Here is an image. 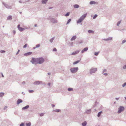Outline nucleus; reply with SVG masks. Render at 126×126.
Masks as SVG:
<instances>
[{
    "mask_svg": "<svg viewBox=\"0 0 126 126\" xmlns=\"http://www.w3.org/2000/svg\"><path fill=\"white\" fill-rule=\"evenodd\" d=\"M87 14H85L82 15L79 18L77 22V23H81L82 21L87 16Z\"/></svg>",
    "mask_w": 126,
    "mask_h": 126,
    "instance_id": "1",
    "label": "nucleus"
},
{
    "mask_svg": "<svg viewBox=\"0 0 126 126\" xmlns=\"http://www.w3.org/2000/svg\"><path fill=\"white\" fill-rule=\"evenodd\" d=\"M37 63L41 64L43 63L45 61L43 57L37 58Z\"/></svg>",
    "mask_w": 126,
    "mask_h": 126,
    "instance_id": "2",
    "label": "nucleus"
},
{
    "mask_svg": "<svg viewBox=\"0 0 126 126\" xmlns=\"http://www.w3.org/2000/svg\"><path fill=\"white\" fill-rule=\"evenodd\" d=\"M78 70V68L77 67H73L70 69L71 72L73 73H76Z\"/></svg>",
    "mask_w": 126,
    "mask_h": 126,
    "instance_id": "3",
    "label": "nucleus"
},
{
    "mask_svg": "<svg viewBox=\"0 0 126 126\" xmlns=\"http://www.w3.org/2000/svg\"><path fill=\"white\" fill-rule=\"evenodd\" d=\"M118 110V113H120L124 110L125 108L123 106H120Z\"/></svg>",
    "mask_w": 126,
    "mask_h": 126,
    "instance_id": "4",
    "label": "nucleus"
},
{
    "mask_svg": "<svg viewBox=\"0 0 126 126\" xmlns=\"http://www.w3.org/2000/svg\"><path fill=\"white\" fill-rule=\"evenodd\" d=\"M20 25H17V28L18 30L20 31H23L25 29H28V28H27L26 27L24 28L20 27Z\"/></svg>",
    "mask_w": 126,
    "mask_h": 126,
    "instance_id": "5",
    "label": "nucleus"
},
{
    "mask_svg": "<svg viewBox=\"0 0 126 126\" xmlns=\"http://www.w3.org/2000/svg\"><path fill=\"white\" fill-rule=\"evenodd\" d=\"M43 82L42 81H36L33 83V84L35 85H39L40 84H44L43 83Z\"/></svg>",
    "mask_w": 126,
    "mask_h": 126,
    "instance_id": "6",
    "label": "nucleus"
},
{
    "mask_svg": "<svg viewBox=\"0 0 126 126\" xmlns=\"http://www.w3.org/2000/svg\"><path fill=\"white\" fill-rule=\"evenodd\" d=\"M2 4L4 5V6L8 9H11L12 7L11 6H9L7 4L4 2H3Z\"/></svg>",
    "mask_w": 126,
    "mask_h": 126,
    "instance_id": "7",
    "label": "nucleus"
},
{
    "mask_svg": "<svg viewBox=\"0 0 126 126\" xmlns=\"http://www.w3.org/2000/svg\"><path fill=\"white\" fill-rule=\"evenodd\" d=\"M97 70V68H92L90 69V73L91 74L95 73V72Z\"/></svg>",
    "mask_w": 126,
    "mask_h": 126,
    "instance_id": "8",
    "label": "nucleus"
},
{
    "mask_svg": "<svg viewBox=\"0 0 126 126\" xmlns=\"http://www.w3.org/2000/svg\"><path fill=\"white\" fill-rule=\"evenodd\" d=\"M50 21L53 23H56L58 22L57 20L54 18H51L50 19Z\"/></svg>",
    "mask_w": 126,
    "mask_h": 126,
    "instance_id": "9",
    "label": "nucleus"
},
{
    "mask_svg": "<svg viewBox=\"0 0 126 126\" xmlns=\"http://www.w3.org/2000/svg\"><path fill=\"white\" fill-rule=\"evenodd\" d=\"M31 62L32 64H34V63L36 62L37 63V58H32Z\"/></svg>",
    "mask_w": 126,
    "mask_h": 126,
    "instance_id": "10",
    "label": "nucleus"
},
{
    "mask_svg": "<svg viewBox=\"0 0 126 126\" xmlns=\"http://www.w3.org/2000/svg\"><path fill=\"white\" fill-rule=\"evenodd\" d=\"M88 47H87L84 48L81 51V52L82 53H84V52H86L87 51L88 49Z\"/></svg>",
    "mask_w": 126,
    "mask_h": 126,
    "instance_id": "11",
    "label": "nucleus"
},
{
    "mask_svg": "<svg viewBox=\"0 0 126 126\" xmlns=\"http://www.w3.org/2000/svg\"><path fill=\"white\" fill-rule=\"evenodd\" d=\"M79 50H77L75 51V52H73L72 53L71 55H74L76 54H77L79 53Z\"/></svg>",
    "mask_w": 126,
    "mask_h": 126,
    "instance_id": "12",
    "label": "nucleus"
},
{
    "mask_svg": "<svg viewBox=\"0 0 126 126\" xmlns=\"http://www.w3.org/2000/svg\"><path fill=\"white\" fill-rule=\"evenodd\" d=\"M32 53V52H30L24 54V55L25 56H27L31 55Z\"/></svg>",
    "mask_w": 126,
    "mask_h": 126,
    "instance_id": "13",
    "label": "nucleus"
},
{
    "mask_svg": "<svg viewBox=\"0 0 126 126\" xmlns=\"http://www.w3.org/2000/svg\"><path fill=\"white\" fill-rule=\"evenodd\" d=\"M22 102H23V101H22V100L21 99H18L17 100V105H18L20 103Z\"/></svg>",
    "mask_w": 126,
    "mask_h": 126,
    "instance_id": "14",
    "label": "nucleus"
},
{
    "mask_svg": "<svg viewBox=\"0 0 126 126\" xmlns=\"http://www.w3.org/2000/svg\"><path fill=\"white\" fill-rule=\"evenodd\" d=\"M107 71V70L106 69H104L102 73L105 76H107L108 75L107 73H104V72H106Z\"/></svg>",
    "mask_w": 126,
    "mask_h": 126,
    "instance_id": "15",
    "label": "nucleus"
},
{
    "mask_svg": "<svg viewBox=\"0 0 126 126\" xmlns=\"http://www.w3.org/2000/svg\"><path fill=\"white\" fill-rule=\"evenodd\" d=\"M29 105H27L22 108V110H26L27 109L29 108Z\"/></svg>",
    "mask_w": 126,
    "mask_h": 126,
    "instance_id": "16",
    "label": "nucleus"
},
{
    "mask_svg": "<svg viewBox=\"0 0 126 126\" xmlns=\"http://www.w3.org/2000/svg\"><path fill=\"white\" fill-rule=\"evenodd\" d=\"M112 39V37H109L106 39H104V40L106 41L110 40Z\"/></svg>",
    "mask_w": 126,
    "mask_h": 126,
    "instance_id": "17",
    "label": "nucleus"
},
{
    "mask_svg": "<svg viewBox=\"0 0 126 126\" xmlns=\"http://www.w3.org/2000/svg\"><path fill=\"white\" fill-rule=\"evenodd\" d=\"M76 38L77 37L76 35L72 37L70 40L71 41L75 40L76 39Z\"/></svg>",
    "mask_w": 126,
    "mask_h": 126,
    "instance_id": "18",
    "label": "nucleus"
},
{
    "mask_svg": "<svg viewBox=\"0 0 126 126\" xmlns=\"http://www.w3.org/2000/svg\"><path fill=\"white\" fill-rule=\"evenodd\" d=\"M48 1V0H42V3L43 4H46Z\"/></svg>",
    "mask_w": 126,
    "mask_h": 126,
    "instance_id": "19",
    "label": "nucleus"
},
{
    "mask_svg": "<svg viewBox=\"0 0 126 126\" xmlns=\"http://www.w3.org/2000/svg\"><path fill=\"white\" fill-rule=\"evenodd\" d=\"M60 111H61V110H60L59 109H56L55 110H53L52 111L53 112H59Z\"/></svg>",
    "mask_w": 126,
    "mask_h": 126,
    "instance_id": "20",
    "label": "nucleus"
},
{
    "mask_svg": "<svg viewBox=\"0 0 126 126\" xmlns=\"http://www.w3.org/2000/svg\"><path fill=\"white\" fill-rule=\"evenodd\" d=\"M87 124L86 121H85L82 123V125L83 126H85Z\"/></svg>",
    "mask_w": 126,
    "mask_h": 126,
    "instance_id": "21",
    "label": "nucleus"
},
{
    "mask_svg": "<svg viewBox=\"0 0 126 126\" xmlns=\"http://www.w3.org/2000/svg\"><path fill=\"white\" fill-rule=\"evenodd\" d=\"M79 5L77 4H75L74 5V7L75 8H77L79 7Z\"/></svg>",
    "mask_w": 126,
    "mask_h": 126,
    "instance_id": "22",
    "label": "nucleus"
},
{
    "mask_svg": "<svg viewBox=\"0 0 126 126\" xmlns=\"http://www.w3.org/2000/svg\"><path fill=\"white\" fill-rule=\"evenodd\" d=\"M91 109H89V110H87L86 111V113H87V114H89L91 112Z\"/></svg>",
    "mask_w": 126,
    "mask_h": 126,
    "instance_id": "23",
    "label": "nucleus"
},
{
    "mask_svg": "<svg viewBox=\"0 0 126 126\" xmlns=\"http://www.w3.org/2000/svg\"><path fill=\"white\" fill-rule=\"evenodd\" d=\"M102 113V111H100V112H99L97 114V116L98 117H99L101 115V114Z\"/></svg>",
    "mask_w": 126,
    "mask_h": 126,
    "instance_id": "24",
    "label": "nucleus"
},
{
    "mask_svg": "<svg viewBox=\"0 0 126 126\" xmlns=\"http://www.w3.org/2000/svg\"><path fill=\"white\" fill-rule=\"evenodd\" d=\"M96 2L94 1H92L90 2V4L91 5L95 4L96 3Z\"/></svg>",
    "mask_w": 126,
    "mask_h": 126,
    "instance_id": "25",
    "label": "nucleus"
},
{
    "mask_svg": "<svg viewBox=\"0 0 126 126\" xmlns=\"http://www.w3.org/2000/svg\"><path fill=\"white\" fill-rule=\"evenodd\" d=\"M55 38V37H53L52 38L50 39L49 40V41L51 43H52L53 42V41L54 39Z\"/></svg>",
    "mask_w": 126,
    "mask_h": 126,
    "instance_id": "26",
    "label": "nucleus"
},
{
    "mask_svg": "<svg viewBox=\"0 0 126 126\" xmlns=\"http://www.w3.org/2000/svg\"><path fill=\"white\" fill-rule=\"evenodd\" d=\"M80 61V60H78V61H75V62H74L73 63V64H74V65H75V64H77V63H78Z\"/></svg>",
    "mask_w": 126,
    "mask_h": 126,
    "instance_id": "27",
    "label": "nucleus"
},
{
    "mask_svg": "<svg viewBox=\"0 0 126 126\" xmlns=\"http://www.w3.org/2000/svg\"><path fill=\"white\" fill-rule=\"evenodd\" d=\"M31 123L30 122H29V123H26V126H31Z\"/></svg>",
    "mask_w": 126,
    "mask_h": 126,
    "instance_id": "28",
    "label": "nucleus"
},
{
    "mask_svg": "<svg viewBox=\"0 0 126 126\" xmlns=\"http://www.w3.org/2000/svg\"><path fill=\"white\" fill-rule=\"evenodd\" d=\"M12 19V16H8L7 17V20H11Z\"/></svg>",
    "mask_w": 126,
    "mask_h": 126,
    "instance_id": "29",
    "label": "nucleus"
},
{
    "mask_svg": "<svg viewBox=\"0 0 126 126\" xmlns=\"http://www.w3.org/2000/svg\"><path fill=\"white\" fill-rule=\"evenodd\" d=\"M73 90V89L72 88H69L68 89V90L69 91H72Z\"/></svg>",
    "mask_w": 126,
    "mask_h": 126,
    "instance_id": "30",
    "label": "nucleus"
},
{
    "mask_svg": "<svg viewBox=\"0 0 126 126\" xmlns=\"http://www.w3.org/2000/svg\"><path fill=\"white\" fill-rule=\"evenodd\" d=\"M4 94V93H0V97L3 96Z\"/></svg>",
    "mask_w": 126,
    "mask_h": 126,
    "instance_id": "31",
    "label": "nucleus"
},
{
    "mask_svg": "<svg viewBox=\"0 0 126 126\" xmlns=\"http://www.w3.org/2000/svg\"><path fill=\"white\" fill-rule=\"evenodd\" d=\"M70 14V13L69 12H68L65 15V16H68Z\"/></svg>",
    "mask_w": 126,
    "mask_h": 126,
    "instance_id": "32",
    "label": "nucleus"
},
{
    "mask_svg": "<svg viewBox=\"0 0 126 126\" xmlns=\"http://www.w3.org/2000/svg\"><path fill=\"white\" fill-rule=\"evenodd\" d=\"M69 46H73V42H69Z\"/></svg>",
    "mask_w": 126,
    "mask_h": 126,
    "instance_id": "33",
    "label": "nucleus"
},
{
    "mask_svg": "<svg viewBox=\"0 0 126 126\" xmlns=\"http://www.w3.org/2000/svg\"><path fill=\"white\" fill-rule=\"evenodd\" d=\"M71 21V19H69L67 21V22L66 23V24H68L69 23V22Z\"/></svg>",
    "mask_w": 126,
    "mask_h": 126,
    "instance_id": "34",
    "label": "nucleus"
},
{
    "mask_svg": "<svg viewBox=\"0 0 126 126\" xmlns=\"http://www.w3.org/2000/svg\"><path fill=\"white\" fill-rule=\"evenodd\" d=\"M97 16V15L96 14H95L94 16L93 17V19H95Z\"/></svg>",
    "mask_w": 126,
    "mask_h": 126,
    "instance_id": "35",
    "label": "nucleus"
},
{
    "mask_svg": "<svg viewBox=\"0 0 126 126\" xmlns=\"http://www.w3.org/2000/svg\"><path fill=\"white\" fill-rule=\"evenodd\" d=\"M99 53V52H95L94 53V55L95 56H97L98 55Z\"/></svg>",
    "mask_w": 126,
    "mask_h": 126,
    "instance_id": "36",
    "label": "nucleus"
},
{
    "mask_svg": "<svg viewBox=\"0 0 126 126\" xmlns=\"http://www.w3.org/2000/svg\"><path fill=\"white\" fill-rule=\"evenodd\" d=\"M121 22V21H118V22H117V26H118L120 24V23Z\"/></svg>",
    "mask_w": 126,
    "mask_h": 126,
    "instance_id": "37",
    "label": "nucleus"
},
{
    "mask_svg": "<svg viewBox=\"0 0 126 126\" xmlns=\"http://www.w3.org/2000/svg\"><path fill=\"white\" fill-rule=\"evenodd\" d=\"M126 86V82L124 83L122 85V86L123 87H124Z\"/></svg>",
    "mask_w": 126,
    "mask_h": 126,
    "instance_id": "38",
    "label": "nucleus"
},
{
    "mask_svg": "<svg viewBox=\"0 0 126 126\" xmlns=\"http://www.w3.org/2000/svg\"><path fill=\"white\" fill-rule=\"evenodd\" d=\"M28 91L30 93H32L34 92V91L32 90H29Z\"/></svg>",
    "mask_w": 126,
    "mask_h": 126,
    "instance_id": "39",
    "label": "nucleus"
},
{
    "mask_svg": "<svg viewBox=\"0 0 126 126\" xmlns=\"http://www.w3.org/2000/svg\"><path fill=\"white\" fill-rule=\"evenodd\" d=\"M24 123H22L19 126H24Z\"/></svg>",
    "mask_w": 126,
    "mask_h": 126,
    "instance_id": "40",
    "label": "nucleus"
},
{
    "mask_svg": "<svg viewBox=\"0 0 126 126\" xmlns=\"http://www.w3.org/2000/svg\"><path fill=\"white\" fill-rule=\"evenodd\" d=\"M0 52L1 53H3L5 52V51L4 50H1L0 51Z\"/></svg>",
    "mask_w": 126,
    "mask_h": 126,
    "instance_id": "41",
    "label": "nucleus"
},
{
    "mask_svg": "<svg viewBox=\"0 0 126 126\" xmlns=\"http://www.w3.org/2000/svg\"><path fill=\"white\" fill-rule=\"evenodd\" d=\"M44 114L43 113H42L40 114V116H44Z\"/></svg>",
    "mask_w": 126,
    "mask_h": 126,
    "instance_id": "42",
    "label": "nucleus"
},
{
    "mask_svg": "<svg viewBox=\"0 0 126 126\" xmlns=\"http://www.w3.org/2000/svg\"><path fill=\"white\" fill-rule=\"evenodd\" d=\"M40 46V44H37L36 45V48Z\"/></svg>",
    "mask_w": 126,
    "mask_h": 126,
    "instance_id": "43",
    "label": "nucleus"
},
{
    "mask_svg": "<svg viewBox=\"0 0 126 126\" xmlns=\"http://www.w3.org/2000/svg\"><path fill=\"white\" fill-rule=\"evenodd\" d=\"M53 51H57V50L56 49V48H53Z\"/></svg>",
    "mask_w": 126,
    "mask_h": 126,
    "instance_id": "44",
    "label": "nucleus"
},
{
    "mask_svg": "<svg viewBox=\"0 0 126 126\" xmlns=\"http://www.w3.org/2000/svg\"><path fill=\"white\" fill-rule=\"evenodd\" d=\"M123 68L124 69H126V65H125L123 66Z\"/></svg>",
    "mask_w": 126,
    "mask_h": 126,
    "instance_id": "45",
    "label": "nucleus"
},
{
    "mask_svg": "<svg viewBox=\"0 0 126 126\" xmlns=\"http://www.w3.org/2000/svg\"><path fill=\"white\" fill-rule=\"evenodd\" d=\"M126 42V40H123L122 41V43L123 44L124 43H125V42Z\"/></svg>",
    "mask_w": 126,
    "mask_h": 126,
    "instance_id": "46",
    "label": "nucleus"
},
{
    "mask_svg": "<svg viewBox=\"0 0 126 126\" xmlns=\"http://www.w3.org/2000/svg\"><path fill=\"white\" fill-rule=\"evenodd\" d=\"M27 44H25V45L23 47V48H26L27 47Z\"/></svg>",
    "mask_w": 126,
    "mask_h": 126,
    "instance_id": "47",
    "label": "nucleus"
},
{
    "mask_svg": "<svg viewBox=\"0 0 126 126\" xmlns=\"http://www.w3.org/2000/svg\"><path fill=\"white\" fill-rule=\"evenodd\" d=\"M20 51V50L19 49L18 51H17V53H16V55H17L18 54V53H19V52Z\"/></svg>",
    "mask_w": 126,
    "mask_h": 126,
    "instance_id": "48",
    "label": "nucleus"
},
{
    "mask_svg": "<svg viewBox=\"0 0 126 126\" xmlns=\"http://www.w3.org/2000/svg\"><path fill=\"white\" fill-rule=\"evenodd\" d=\"M51 106H52V107H53V108L54 107H55V105H54V104H52L51 105Z\"/></svg>",
    "mask_w": 126,
    "mask_h": 126,
    "instance_id": "49",
    "label": "nucleus"
},
{
    "mask_svg": "<svg viewBox=\"0 0 126 126\" xmlns=\"http://www.w3.org/2000/svg\"><path fill=\"white\" fill-rule=\"evenodd\" d=\"M51 84V83H50L49 82L47 84V85L48 86H50Z\"/></svg>",
    "mask_w": 126,
    "mask_h": 126,
    "instance_id": "50",
    "label": "nucleus"
},
{
    "mask_svg": "<svg viewBox=\"0 0 126 126\" xmlns=\"http://www.w3.org/2000/svg\"><path fill=\"white\" fill-rule=\"evenodd\" d=\"M88 32H94V31L92 30H88Z\"/></svg>",
    "mask_w": 126,
    "mask_h": 126,
    "instance_id": "51",
    "label": "nucleus"
},
{
    "mask_svg": "<svg viewBox=\"0 0 126 126\" xmlns=\"http://www.w3.org/2000/svg\"><path fill=\"white\" fill-rule=\"evenodd\" d=\"M7 108V106H5V107H4V110H5V109H6V108Z\"/></svg>",
    "mask_w": 126,
    "mask_h": 126,
    "instance_id": "52",
    "label": "nucleus"
},
{
    "mask_svg": "<svg viewBox=\"0 0 126 126\" xmlns=\"http://www.w3.org/2000/svg\"><path fill=\"white\" fill-rule=\"evenodd\" d=\"M119 99V98H115V99L116 100H118Z\"/></svg>",
    "mask_w": 126,
    "mask_h": 126,
    "instance_id": "53",
    "label": "nucleus"
},
{
    "mask_svg": "<svg viewBox=\"0 0 126 126\" xmlns=\"http://www.w3.org/2000/svg\"><path fill=\"white\" fill-rule=\"evenodd\" d=\"M1 75H2V77H4V76L2 74V73H1Z\"/></svg>",
    "mask_w": 126,
    "mask_h": 126,
    "instance_id": "54",
    "label": "nucleus"
},
{
    "mask_svg": "<svg viewBox=\"0 0 126 126\" xmlns=\"http://www.w3.org/2000/svg\"><path fill=\"white\" fill-rule=\"evenodd\" d=\"M34 27H36L37 26V24H35L34 25Z\"/></svg>",
    "mask_w": 126,
    "mask_h": 126,
    "instance_id": "55",
    "label": "nucleus"
},
{
    "mask_svg": "<svg viewBox=\"0 0 126 126\" xmlns=\"http://www.w3.org/2000/svg\"><path fill=\"white\" fill-rule=\"evenodd\" d=\"M48 74L49 75H51V74L50 73H48Z\"/></svg>",
    "mask_w": 126,
    "mask_h": 126,
    "instance_id": "56",
    "label": "nucleus"
},
{
    "mask_svg": "<svg viewBox=\"0 0 126 126\" xmlns=\"http://www.w3.org/2000/svg\"><path fill=\"white\" fill-rule=\"evenodd\" d=\"M19 3H22V2L21 0L19 1Z\"/></svg>",
    "mask_w": 126,
    "mask_h": 126,
    "instance_id": "57",
    "label": "nucleus"
},
{
    "mask_svg": "<svg viewBox=\"0 0 126 126\" xmlns=\"http://www.w3.org/2000/svg\"><path fill=\"white\" fill-rule=\"evenodd\" d=\"M22 83L23 84H25V82L24 81H23L22 82Z\"/></svg>",
    "mask_w": 126,
    "mask_h": 126,
    "instance_id": "58",
    "label": "nucleus"
},
{
    "mask_svg": "<svg viewBox=\"0 0 126 126\" xmlns=\"http://www.w3.org/2000/svg\"><path fill=\"white\" fill-rule=\"evenodd\" d=\"M52 7H49V9H52Z\"/></svg>",
    "mask_w": 126,
    "mask_h": 126,
    "instance_id": "59",
    "label": "nucleus"
},
{
    "mask_svg": "<svg viewBox=\"0 0 126 126\" xmlns=\"http://www.w3.org/2000/svg\"><path fill=\"white\" fill-rule=\"evenodd\" d=\"M89 32V33H94V32Z\"/></svg>",
    "mask_w": 126,
    "mask_h": 126,
    "instance_id": "60",
    "label": "nucleus"
},
{
    "mask_svg": "<svg viewBox=\"0 0 126 126\" xmlns=\"http://www.w3.org/2000/svg\"><path fill=\"white\" fill-rule=\"evenodd\" d=\"M13 34L14 35L16 33V32H13Z\"/></svg>",
    "mask_w": 126,
    "mask_h": 126,
    "instance_id": "61",
    "label": "nucleus"
},
{
    "mask_svg": "<svg viewBox=\"0 0 126 126\" xmlns=\"http://www.w3.org/2000/svg\"><path fill=\"white\" fill-rule=\"evenodd\" d=\"M19 13L20 14H21L22 13V12H19Z\"/></svg>",
    "mask_w": 126,
    "mask_h": 126,
    "instance_id": "62",
    "label": "nucleus"
},
{
    "mask_svg": "<svg viewBox=\"0 0 126 126\" xmlns=\"http://www.w3.org/2000/svg\"><path fill=\"white\" fill-rule=\"evenodd\" d=\"M125 99L126 100V97H125Z\"/></svg>",
    "mask_w": 126,
    "mask_h": 126,
    "instance_id": "63",
    "label": "nucleus"
},
{
    "mask_svg": "<svg viewBox=\"0 0 126 126\" xmlns=\"http://www.w3.org/2000/svg\"><path fill=\"white\" fill-rule=\"evenodd\" d=\"M36 48V47H33V48L34 49L35 48Z\"/></svg>",
    "mask_w": 126,
    "mask_h": 126,
    "instance_id": "64",
    "label": "nucleus"
}]
</instances>
